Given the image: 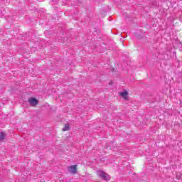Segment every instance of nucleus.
I'll list each match as a JSON object with an SVG mask.
<instances>
[{"label": "nucleus", "instance_id": "1", "mask_svg": "<svg viewBox=\"0 0 182 182\" xmlns=\"http://www.w3.org/2000/svg\"><path fill=\"white\" fill-rule=\"evenodd\" d=\"M97 174L99 177H101V178H103V180H110V178H109V174H107L106 172H104L103 171H99L97 172Z\"/></svg>", "mask_w": 182, "mask_h": 182}, {"label": "nucleus", "instance_id": "2", "mask_svg": "<svg viewBox=\"0 0 182 182\" xmlns=\"http://www.w3.org/2000/svg\"><path fill=\"white\" fill-rule=\"evenodd\" d=\"M28 103L31 105V106H36V105L38 103V101L36 98L31 97L28 99Z\"/></svg>", "mask_w": 182, "mask_h": 182}, {"label": "nucleus", "instance_id": "3", "mask_svg": "<svg viewBox=\"0 0 182 182\" xmlns=\"http://www.w3.org/2000/svg\"><path fill=\"white\" fill-rule=\"evenodd\" d=\"M77 166L73 165L71 166H69L68 168L70 169V173H72L73 174H76L77 173Z\"/></svg>", "mask_w": 182, "mask_h": 182}, {"label": "nucleus", "instance_id": "4", "mask_svg": "<svg viewBox=\"0 0 182 182\" xmlns=\"http://www.w3.org/2000/svg\"><path fill=\"white\" fill-rule=\"evenodd\" d=\"M119 95L120 96H122V97H123V99H124V100H127V96L129 95V92H127V91L120 92Z\"/></svg>", "mask_w": 182, "mask_h": 182}, {"label": "nucleus", "instance_id": "5", "mask_svg": "<svg viewBox=\"0 0 182 182\" xmlns=\"http://www.w3.org/2000/svg\"><path fill=\"white\" fill-rule=\"evenodd\" d=\"M69 129H70L69 124H66L65 125L64 128L63 129V132H66V131L69 130Z\"/></svg>", "mask_w": 182, "mask_h": 182}, {"label": "nucleus", "instance_id": "6", "mask_svg": "<svg viewBox=\"0 0 182 182\" xmlns=\"http://www.w3.org/2000/svg\"><path fill=\"white\" fill-rule=\"evenodd\" d=\"M6 136H8L6 132H0V137H6Z\"/></svg>", "mask_w": 182, "mask_h": 182}, {"label": "nucleus", "instance_id": "7", "mask_svg": "<svg viewBox=\"0 0 182 182\" xmlns=\"http://www.w3.org/2000/svg\"><path fill=\"white\" fill-rule=\"evenodd\" d=\"M5 138H4V137H0V141H4V139Z\"/></svg>", "mask_w": 182, "mask_h": 182}]
</instances>
